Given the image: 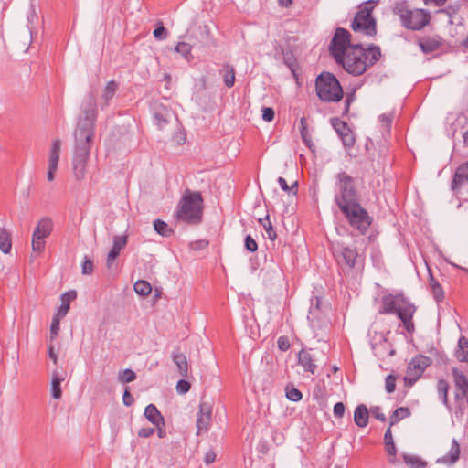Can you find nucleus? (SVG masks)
Here are the masks:
<instances>
[{"mask_svg": "<svg viewBox=\"0 0 468 468\" xmlns=\"http://www.w3.org/2000/svg\"><path fill=\"white\" fill-rule=\"evenodd\" d=\"M96 116V97L90 92L82 103L81 114L74 133L72 171L76 180H82L86 175L87 162L95 135Z\"/></svg>", "mask_w": 468, "mask_h": 468, "instance_id": "nucleus-1", "label": "nucleus"}, {"mask_svg": "<svg viewBox=\"0 0 468 468\" xmlns=\"http://www.w3.org/2000/svg\"><path fill=\"white\" fill-rule=\"evenodd\" d=\"M380 56L379 47L353 42V76L363 74Z\"/></svg>", "mask_w": 468, "mask_h": 468, "instance_id": "nucleus-2", "label": "nucleus"}, {"mask_svg": "<svg viewBox=\"0 0 468 468\" xmlns=\"http://www.w3.org/2000/svg\"><path fill=\"white\" fill-rule=\"evenodd\" d=\"M394 13L400 18L405 28L420 30L429 24L430 14L423 9H410L405 2L396 3Z\"/></svg>", "mask_w": 468, "mask_h": 468, "instance_id": "nucleus-3", "label": "nucleus"}, {"mask_svg": "<svg viewBox=\"0 0 468 468\" xmlns=\"http://www.w3.org/2000/svg\"><path fill=\"white\" fill-rule=\"evenodd\" d=\"M335 203L351 222V177L346 172H340L335 176Z\"/></svg>", "mask_w": 468, "mask_h": 468, "instance_id": "nucleus-4", "label": "nucleus"}, {"mask_svg": "<svg viewBox=\"0 0 468 468\" xmlns=\"http://www.w3.org/2000/svg\"><path fill=\"white\" fill-rule=\"evenodd\" d=\"M203 199L198 192L185 195L177 211L179 219L187 223H197L202 216Z\"/></svg>", "mask_w": 468, "mask_h": 468, "instance_id": "nucleus-5", "label": "nucleus"}, {"mask_svg": "<svg viewBox=\"0 0 468 468\" xmlns=\"http://www.w3.org/2000/svg\"><path fill=\"white\" fill-rule=\"evenodd\" d=\"M317 96L324 101H338L343 97L337 79L331 73L320 74L315 82Z\"/></svg>", "mask_w": 468, "mask_h": 468, "instance_id": "nucleus-6", "label": "nucleus"}, {"mask_svg": "<svg viewBox=\"0 0 468 468\" xmlns=\"http://www.w3.org/2000/svg\"><path fill=\"white\" fill-rule=\"evenodd\" d=\"M350 46V34L346 29L338 27L329 45V52L338 65L351 72V64L346 62V54Z\"/></svg>", "mask_w": 468, "mask_h": 468, "instance_id": "nucleus-7", "label": "nucleus"}, {"mask_svg": "<svg viewBox=\"0 0 468 468\" xmlns=\"http://www.w3.org/2000/svg\"><path fill=\"white\" fill-rule=\"evenodd\" d=\"M373 6L366 3L353 17V31L361 32L367 37L377 34L376 21L372 16Z\"/></svg>", "mask_w": 468, "mask_h": 468, "instance_id": "nucleus-8", "label": "nucleus"}, {"mask_svg": "<svg viewBox=\"0 0 468 468\" xmlns=\"http://www.w3.org/2000/svg\"><path fill=\"white\" fill-rule=\"evenodd\" d=\"M430 365L431 358L426 356L419 355L413 357L408 366L405 382L412 385Z\"/></svg>", "mask_w": 468, "mask_h": 468, "instance_id": "nucleus-9", "label": "nucleus"}, {"mask_svg": "<svg viewBox=\"0 0 468 468\" xmlns=\"http://www.w3.org/2000/svg\"><path fill=\"white\" fill-rule=\"evenodd\" d=\"M373 221L367 211L361 205L353 200V229H356L364 235L368 230Z\"/></svg>", "mask_w": 468, "mask_h": 468, "instance_id": "nucleus-10", "label": "nucleus"}, {"mask_svg": "<svg viewBox=\"0 0 468 468\" xmlns=\"http://www.w3.org/2000/svg\"><path fill=\"white\" fill-rule=\"evenodd\" d=\"M212 403L210 401H202L199 405V410L197 414V434L207 431L212 416Z\"/></svg>", "mask_w": 468, "mask_h": 468, "instance_id": "nucleus-11", "label": "nucleus"}, {"mask_svg": "<svg viewBox=\"0 0 468 468\" xmlns=\"http://www.w3.org/2000/svg\"><path fill=\"white\" fill-rule=\"evenodd\" d=\"M153 116L154 123L159 129H164L176 117L171 109L157 102L153 105Z\"/></svg>", "mask_w": 468, "mask_h": 468, "instance_id": "nucleus-12", "label": "nucleus"}, {"mask_svg": "<svg viewBox=\"0 0 468 468\" xmlns=\"http://www.w3.org/2000/svg\"><path fill=\"white\" fill-rule=\"evenodd\" d=\"M454 378V398L456 401H463L468 397V379L465 375L456 368L452 369Z\"/></svg>", "mask_w": 468, "mask_h": 468, "instance_id": "nucleus-13", "label": "nucleus"}, {"mask_svg": "<svg viewBox=\"0 0 468 468\" xmlns=\"http://www.w3.org/2000/svg\"><path fill=\"white\" fill-rule=\"evenodd\" d=\"M415 311V306L409 301L405 300L396 314L409 333L414 330L412 318Z\"/></svg>", "mask_w": 468, "mask_h": 468, "instance_id": "nucleus-14", "label": "nucleus"}, {"mask_svg": "<svg viewBox=\"0 0 468 468\" xmlns=\"http://www.w3.org/2000/svg\"><path fill=\"white\" fill-rule=\"evenodd\" d=\"M406 299L403 295L387 294L381 299L380 314H397L398 310Z\"/></svg>", "mask_w": 468, "mask_h": 468, "instance_id": "nucleus-15", "label": "nucleus"}, {"mask_svg": "<svg viewBox=\"0 0 468 468\" xmlns=\"http://www.w3.org/2000/svg\"><path fill=\"white\" fill-rule=\"evenodd\" d=\"M331 123L338 136L341 138L343 144L346 147H349L351 145V129L348 124L346 122L341 121L339 118H333L331 120Z\"/></svg>", "mask_w": 468, "mask_h": 468, "instance_id": "nucleus-16", "label": "nucleus"}, {"mask_svg": "<svg viewBox=\"0 0 468 468\" xmlns=\"http://www.w3.org/2000/svg\"><path fill=\"white\" fill-rule=\"evenodd\" d=\"M461 449L459 442L456 439L452 440V445L448 452L438 458L436 463L445 464L448 466L453 465L460 459Z\"/></svg>", "mask_w": 468, "mask_h": 468, "instance_id": "nucleus-17", "label": "nucleus"}, {"mask_svg": "<svg viewBox=\"0 0 468 468\" xmlns=\"http://www.w3.org/2000/svg\"><path fill=\"white\" fill-rule=\"evenodd\" d=\"M369 410L366 405H358L353 413L355 423L360 427L365 428L368 424Z\"/></svg>", "mask_w": 468, "mask_h": 468, "instance_id": "nucleus-18", "label": "nucleus"}, {"mask_svg": "<svg viewBox=\"0 0 468 468\" xmlns=\"http://www.w3.org/2000/svg\"><path fill=\"white\" fill-rule=\"evenodd\" d=\"M118 90V83L115 80H110L103 88L101 95V107L104 108L113 98Z\"/></svg>", "mask_w": 468, "mask_h": 468, "instance_id": "nucleus-19", "label": "nucleus"}, {"mask_svg": "<svg viewBox=\"0 0 468 468\" xmlns=\"http://www.w3.org/2000/svg\"><path fill=\"white\" fill-rule=\"evenodd\" d=\"M76 296H77V293L75 291H69V292H64L60 296L61 304H60V307H59L58 311L57 312L56 315L62 317V318L64 316H66V314H68V312L69 310L70 303L76 299Z\"/></svg>", "mask_w": 468, "mask_h": 468, "instance_id": "nucleus-20", "label": "nucleus"}, {"mask_svg": "<svg viewBox=\"0 0 468 468\" xmlns=\"http://www.w3.org/2000/svg\"><path fill=\"white\" fill-rule=\"evenodd\" d=\"M144 416L154 426L165 425L163 416L154 404L146 406L144 410Z\"/></svg>", "mask_w": 468, "mask_h": 468, "instance_id": "nucleus-21", "label": "nucleus"}, {"mask_svg": "<svg viewBox=\"0 0 468 468\" xmlns=\"http://www.w3.org/2000/svg\"><path fill=\"white\" fill-rule=\"evenodd\" d=\"M299 364L303 367V369L312 374L314 373L316 369V365L314 363V356L310 352L302 350L298 355Z\"/></svg>", "mask_w": 468, "mask_h": 468, "instance_id": "nucleus-22", "label": "nucleus"}, {"mask_svg": "<svg viewBox=\"0 0 468 468\" xmlns=\"http://www.w3.org/2000/svg\"><path fill=\"white\" fill-rule=\"evenodd\" d=\"M173 362L176 365L180 376L187 377L188 363L186 356L179 351H174L172 354Z\"/></svg>", "mask_w": 468, "mask_h": 468, "instance_id": "nucleus-23", "label": "nucleus"}, {"mask_svg": "<svg viewBox=\"0 0 468 468\" xmlns=\"http://www.w3.org/2000/svg\"><path fill=\"white\" fill-rule=\"evenodd\" d=\"M61 150V141L59 139H56L52 142L49 154H48V166H51L52 168H58L59 156Z\"/></svg>", "mask_w": 468, "mask_h": 468, "instance_id": "nucleus-24", "label": "nucleus"}, {"mask_svg": "<svg viewBox=\"0 0 468 468\" xmlns=\"http://www.w3.org/2000/svg\"><path fill=\"white\" fill-rule=\"evenodd\" d=\"M335 257L339 265L346 267L347 270L351 268V250L349 248L334 249Z\"/></svg>", "mask_w": 468, "mask_h": 468, "instance_id": "nucleus-25", "label": "nucleus"}, {"mask_svg": "<svg viewBox=\"0 0 468 468\" xmlns=\"http://www.w3.org/2000/svg\"><path fill=\"white\" fill-rule=\"evenodd\" d=\"M65 376L58 369L53 370L52 372V379H51V394L53 399H58L61 398V388L60 384L64 381Z\"/></svg>", "mask_w": 468, "mask_h": 468, "instance_id": "nucleus-26", "label": "nucleus"}, {"mask_svg": "<svg viewBox=\"0 0 468 468\" xmlns=\"http://www.w3.org/2000/svg\"><path fill=\"white\" fill-rule=\"evenodd\" d=\"M52 230V222L49 218H42L36 227L33 235L36 237L46 239Z\"/></svg>", "mask_w": 468, "mask_h": 468, "instance_id": "nucleus-27", "label": "nucleus"}, {"mask_svg": "<svg viewBox=\"0 0 468 468\" xmlns=\"http://www.w3.org/2000/svg\"><path fill=\"white\" fill-rule=\"evenodd\" d=\"M429 275H430L429 285H430V288H431V291L432 292L434 299L438 303L442 302L444 299V291H443L441 285L439 283V282L437 280H435V278L433 277L431 271L430 269H429Z\"/></svg>", "mask_w": 468, "mask_h": 468, "instance_id": "nucleus-28", "label": "nucleus"}, {"mask_svg": "<svg viewBox=\"0 0 468 468\" xmlns=\"http://www.w3.org/2000/svg\"><path fill=\"white\" fill-rule=\"evenodd\" d=\"M402 458L409 468H428V463L418 455L403 453Z\"/></svg>", "mask_w": 468, "mask_h": 468, "instance_id": "nucleus-29", "label": "nucleus"}, {"mask_svg": "<svg viewBox=\"0 0 468 468\" xmlns=\"http://www.w3.org/2000/svg\"><path fill=\"white\" fill-rule=\"evenodd\" d=\"M393 119V112L382 113L378 116L379 128L383 136H385L386 134L388 135L390 133Z\"/></svg>", "mask_w": 468, "mask_h": 468, "instance_id": "nucleus-30", "label": "nucleus"}, {"mask_svg": "<svg viewBox=\"0 0 468 468\" xmlns=\"http://www.w3.org/2000/svg\"><path fill=\"white\" fill-rule=\"evenodd\" d=\"M455 356L460 362L468 363V339L466 337H460L455 350Z\"/></svg>", "mask_w": 468, "mask_h": 468, "instance_id": "nucleus-31", "label": "nucleus"}, {"mask_svg": "<svg viewBox=\"0 0 468 468\" xmlns=\"http://www.w3.org/2000/svg\"><path fill=\"white\" fill-rule=\"evenodd\" d=\"M440 45L441 43L439 40L431 37H426L419 41L420 49L426 54L437 50L440 48Z\"/></svg>", "mask_w": 468, "mask_h": 468, "instance_id": "nucleus-32", "label": "nucleus"}, {"mask_svg": "<svg viewBox=\"0 0 468 468\" xmlns=\"http://www.w3.org/2000/svg\"><path fill=\"white\" fill-rule=\"evenodd\" d=\"M449 384L445 379H440L437 382V392L441 402L450 410L451 406L448 399Z\"/></svg>", "mask_w": 468, "mask_h": 468, "instance_id": "nucleus-33", "label": "nucleus"}, {"mask_svg": "<svg viewBox=\"0 0 468 468\" xmlns=\"http://www.w3.org/2000/svg\"><path fill=\"white\" fill-rule=\"evenodd\" d=\"M220 75L228 88H231L235 83V71L232 66L226 64L220 70Z\"/></svg>", "mask_w": 468, "mask_h": 468, "instance_id": "nucleus-34", "label": "nucleus"}, {"mask_svg": "<svg viewBox=\"0 0 468 468\" xmlns=\"http://www.w3.org/2000/svg\"><path fill=\"white\" fill-rule=\"evenodd\" d=\"M410 416V410L409 408H407V407H399V408L396 409L392 412V414H391V416L389 418L390 426L395 425L396 423H398L401 420L406 419V418H408Z\"/></svg>", "mask_w": 468, "mask_h": 468, "instance_id": "nucleus-35", "label": "nucleus"}, {"mask_svg": "<svg viewBox=\"0 0 468 468\" xmlns=\"http://www.w3.org/2000/svg\"><path fill=\"white\" fill-rule=\"evenodd\" d=\"M11 248V234L6 229H0V250L4 253H8Z\"/></svg>", "mask_w": 468, "mask_h": 468, "instance_id": "nucleus-36", "label": "nucleus"}, {"mask_svg": "<svg viewBox=\"0 0 468 468\" xmlns=\"http://www.w3.org/2000/svg\"><path fill=\"white\" fill-rule=\"evenodd\" d=\"M133 289L137 294L142 295V296H147L152 292L151 284L144 280H138L134 283Z\"/></svg>", "mask_w": 468, "mask_h": 468, "instance_id": "nucleus-37", "label": "nucleus"}, {"mask_svg": "<svg viewBox=\"0 0 468 468\" xmlns=\"http://www.w3.org/2000/svg\"><path fill=\"white\" fill-rule=\"evenodd\" d=\"M198 35L201 38V45L203 47H209L214 45V40L210 35V31L207 26L198 28Z\"/></svg>", "mask_w": 468, "mask_h": 468, "instance_id": "nucleus-38", "label": "nucleus"}, {"mask_svg": "<svg viewBox=\"0 0 468 468\" xmlns=\"http://www.w3.org/2000/svg\"><path fill=\"white\" fill-rule=\"evenodd\" d=\"M259 223L263 227L266 232V237L271 241H274L277 236L271 223L270 222L269 216L267 215L264 218H260Z\"/></svg>", "mask_w": 468, "mask_h": 468, "instance_id": "nucleus-39", "label": "nucleus"}, {"mask_svg": "<svg viewBox=\"0 0 468 468\" xmlns=\"http://www.w3.org/2000/svg\"><path fill=\"white\" fill-rule=\"evenodd\" d=\"M154 229L159 235L163 237H169L173 232L168 225L161 219H155L154 221Z\"/></svg>", "mask_w": 468, "mask_h": 468, "instance_id": "nucleus-40", "label": "nucleus"}, {"mask_svg": "<svg viewBox=\"0 0 468 468\" xmlns=\"http://www.w3.org/2000/svg\"><path fill=\"white\" fill-rule=\"evenodd\" d=\"M128 242L127 235H118L113 237L112 249L121 252L125 248Z\"/></svg>", "mask_w": 468, "mask_h": 468, "instance_id": "nucleus-41", "label": "nucleus"}, {"mask_svg": "<svg viewBox=\"0 0 468 468\" xmlns=\"http://www.w3.org/2000/svg\"><path fill=\"white\" fill-rule=\"evenodd\" d=\"M176 51L181 54L186 59H190L192 58L191 56V49L192 46L186 42H179L176 46Z\"/></svg>", "mask_w": 468, "mask_h": 468, "instance_id": "nucleus-42", "label": "nucleus"}, {"mask_svg": "<svg viewBox=\"0 0 468 468\" xmlns=\"http://www.w3.org/2000/svg\"><path fill=\"white\" fill-rule=\"evenodd\" d=\"M136 378V374L132 369H124L121 372H119L118 379L122 383H129Z\"/></svg>", "mask_w": 468, "mask_h": 468, "instance_id": "nucleus-43", "label": "nucleus"}, {"mask_svg": "<svg viewBox=\"0 0 468 468\" xmlns=\"http://www.w3.org/2000/svg\"><path fill=\"white\" fill-rule=\"evenodd\" d=\"M45 239L32 236V250L34 252L41 253L45 248Z\"/></svg>", "mask_w": 468, "mask_h": 468, "instance_id": "nucleus-44", "label": "nucleus"}, {"mask_svg": "<svg viewBox=\"0 0 468 468\" xmlns=\"http://www.w3.org/2000/svg\"><path fill=\"white\" fill-rule=\"evenodd\" d=\"M278 183L281 186V188L287 192V193H292L293 195H296V190L295 188H297V186H298V183L297 182H294L291 186L287 184L286 180L283 178V177H279L278 178Z\"/></svg>", "mask_w": 468, "mask_h": 468, "instance_id": "nucleus-45", "label": "nucleus"}, {"mask_svg": "<svg viewBox=\"0 0 468 468\" xmlns=\"http://www.w3.org/2000/svg\"><path fill=\"white\" fill-rule=\"evenodd\" d=\"M286 398L292 401H299L301 400L302 399V393L300 392V390H298L297 388H293V387H287L286 388Z\"/></svg>", "mask_w": 468, "mask_h": 468, "instance_id": "nucleus-46", "label": "nucleus"}, {"mask_svg": "<svg viewBox=\"0 0 468 468\" xmlns=\"http://www.w3.org/2000/svg\"><path fill=\"white\" fill-rule=\"evenodd\" d=\"M62 317H59L55 314V316L52 319L51 326H50V337L51 339H54L57 337L58 331H59V324L60 320Z\"/></svg>", "mask_w": 468, "mask_h": 468, "instance_id": "nucleus-47", "label": "nucleus"}, {"mask_svg": "<svg viewBox=\"0 0 468 468\" xmlns=\"http://www.w3.org/2000/svg\"><path fill=\"white\" fill-rule=\"evenodd\" d=\"M385 444H386V451L388 453V462L390 463H396L397 448H396L394 441H389Z\"/></svg>", "mask_w": 468, "mask_h": 468, "instance_id": "nucleus-48", "label": "nucleus"}, {"mask_svg": "<svg viewBox=\"0 0 468 468\" xmlns=\"http://www.w3.org/2000/svg\"><path fill=\"white\" fill-rule=\"evenodd\" d=\"M385 388L388 393H393L396 389V377L393 375L387 376L385 379Z\"/></svg>", "mask_w": 468, "mask_h": 468, "instance_id": "nucleus-49", "label": "nucleus"}, {"mask_svg": "<svg viewBox=\"0 0 468 468\" xmlns=\"http://www.w3.org/2000/svg\"><path fill=\"white\" fill-rule=\"evenodd\" d=\"M369 413L381 422H385L387 420V418L385 414L382 412V410L379 406L371 407L369 410Z\"/></svg>", "mask_w": 468, "mask_h": 468, "instance_id": "nucleus-50", "label": "nucleus"}, {"mask_svg": "<svg viewBox=\"0 0 468 468\" xmlns=\"http://www.w3.org/2000/svg\"><path fill=\"white\" fill-rule=\"evenodd\" d=\"M190 383L185 379H181L176 384V391L178 394H186L190 389Z\"/></svg>", "mask_w": 468, "mask_h": 468, "instance_id": "nucleus-51", "label": "nucleus"}, {"mask_svg": "<svg viewBox=\"0 0 468 468\" xmlns=\"http://www.w3.org/2000/svg\"><path fill=\"white\" fill-rule=\"evenodd\" d=\"M245 248L250 251V252H254L257 250L258 249V245H257V242L255 241V239L248 235L246 238H245Z\"/></svg>", "mask_w": 468, "mask_h": 468, "instance_id": "nucleus-52", "label": "nucleus"}, {"mask_svg": "<svg viewBox=\"0 0 468 468\" xmlns=\"http://www.w3.org/2000/svg\"><path fill=\"white\" fill-rule=\"evenodd\" d=\"M93 271V262L91 260L85 258L83 263H82V270L81 272L84 275L91 274Z\"/></svg>", "mask_w": 468, "mask_h": 468, "instance_id": "nucleus-53", "label": "nucleus"}, {"mask_svg": "<svg viewBox=\"0 0 468 468\" xmlns=\"http://www.w3.org/2000/svg\"><path fill=\"white\" fill-rule=\"evenodd\" d=\"M455 174H457V177H462L468 180V162L460 165L456 169Z\"/></svg>", "mask_w": 468, "mask_h": 468, "instance_id": "nucleus-54", "label": "nucleus"}, {"mask_svg": "<svg viewBox=\"0 0 468 468\" xmlns=\"http://www.w3.org/2000/svg\"><path fill=\"white\" fill-rule=\"evenodd\" d=\"M274 115H275V112L272 108L264 107L262 109V119L265 122H271L274 119Z\"/></svg>", "mask_w": 468, "mask_h": 468, "instance_id": "nucleus-55", "label": "nucleus"}, {"mask_svg": "<svg viewBox=\"0 0 468 468\" xmlns=\"http://www.w3.org/2000/svg\"><path fill=\"white\" fill-rule=\"evenodd\" d=\"M278 347L282 351H287L290 348L289 339L285 336H280L277 341Z\"/></svg>", "mask_w": 468, "mask_h": 468, "instance_id": "nucleus-56", "label": "nucleus"}, {"mask_svg": "<svg viewBox=\"0 0 468 468\" xmlns=\"http://www.w3.org/2000/svg\"><path fill=\"white\" fill-rule=\"evenodd\" d=\"M154 36L155 38L163 40L166 37L167 31L163 26H160L154 30Z\"/></svg>", "mask_w": 468, "mask_h": 468, "instance_id": "nucleus-57", "label": "nucleus"}, {"mask_svg": "<svg viewBox=\"0 0 468 468\" xmlns=\"http://www.w3.org/2000/svg\"><path fill=\"white\" fill-rule=\"evenodd\" d=\"M119 254H120L119 251H117V250H115L113 249H111V250L109 251V253L107 255V261H106L108 268H111L112 262L119 256Z\"/></svg>", "mask_w": 468, "mask_h": 468, "instance_id": "nucleus-58", "label": "nucleus"}, {"mask_svg": "<svg viewBox=\"0 0 468 468\" xmlns=\"http://www.w3.org/2000/svg\"><path fill=\"white\" fill-rule=\"evenodd\" d=\"M119 254H120L119 251H117V250H115L113 249H111V250L109 251V253L107 255V261H106L108 268H111L112 262L119 256Z\"/></svg>", "mask_w": 468, "mask_h": 468, "instance_id": "nucleus-59", "label": "nucleus"}, {"mask_svg": "<svg viewBox=\"0 0 468 468\" xmlns=\"http://www.w3.org/2000/svg\"><path fill=\"white\" fill-rule=\"evenodd\" d=\"M345 413V405L342 402H338L334 407V415L336 418L343 417Z\"/></svg>", "mask_w": 468, "mask_h": 468, "instance_id": "nucleus-60", "label": "nucleus"}, {"mask_svg": "<svg viewBox=\"0 0 468 468\" xmlns=\"http://www.w3.org/2000/svg\"><path fill=\"white\" fill-rule=\"evenodd\" d=\"M154 432V428H142L138 431V435L142 438H148L152 436Z\"/></svg>", "mask_w": 468, "mask_h": 468, "instance_id": "nucleus-61", "label": "nucleus"}, {"mask_svg": "<svg viewBox=\"0 0 468 468\" xmlns=\"http://www.w3.org/2000/svg\"><path fill=\"white\" fill-rule=\"evenodd\" d=\"M301 124H302V129H301V135H302V138L303 140V142L309 145V143H310V139H309V136H308V133L306 131V128L304 126V119H301Z\"/></svg>", "mask_w": 468, "mask_h": 468, "instance_id": "nucleus-62", "label": "nucleus"}, {"mask_svg": "<svg viewBox=\"0 0 468 468\" xmlns=\"http://www.w3.org/2000/svg\"><path fill=\"white\" fill-rule=\"evenodd\" d=\"M123 404L126 406H130L133 402V396L131 395L130 391L128 390V388L125 389L122 397Z\"/></svg>", "mask_w": 468, "mask_h": 468, "instance_id": "nucleus-63", "label": "nucleus"}, {"mask_svg": "<svg viewBox=\"0 0 468 468\" xmlns=\"http://www.w3.org/2000/svg\"><path fill=\"white\" fill-rule=\"evenodd\" d=\"M174 141L176 143V144L181 145L186 141V135L185 133L178 132L174 136Z\"/></svg>", "mask_w": 468, "mask_h": 468, "instance_id": "nucleus-64", "label": "nucleus"}]
</instances>
